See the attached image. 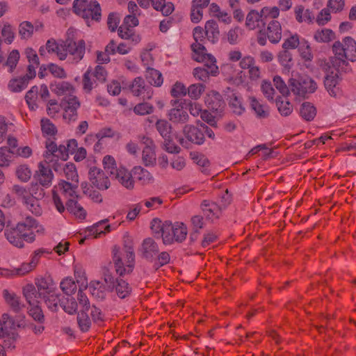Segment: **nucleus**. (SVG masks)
Here are the masks:
<instances>
[{
  "label": "nucleus",
  "instance_id": "f257e3e1",
  "mask_svg": "<svg viewBox=\"0 0 356 356\" xmlns=\"http://www.w3.org/2000/svg\"><path fill=\"white\" fill-rule=\"evenodd\" d=\"M334 56L331 63L337 70L348 72L351 70L349 62L356 60V42L351 37H346L341 41H336L332 45Z\"/></svg>",
  "mask_w": 356,
  "mask_h": 356
},
{
  "label": "nucleus",
  "instance_id": "f03ea898",
  "mask_svg": "<svg viewBox=\"0 0 356 356\" xmlns=\"http://www.w3.org/2000/svg\"><path fill=\"white\" fill-rule=\"evenodd\" d=\"M36 227V220L32 217H27L23 222H18L15 227L7 229L5 236L11 244L21 248L24 247V241H34L35 234L33 229Z\"/></svg>",
  "mask_w": 356,
  "mask_h": 356
},
{
  "label": "nucleus",
  "instance_id": "7ed1b4c3",
  "mask_svg": "<svg viewBox=\"0 0 356 356\" xmlns=\"http://www.w3.org/2000/svg\"><path fill=\"white\" fill-rule=\"evenodd\" d=\"M35 284H27L22 289V292L26 300L29 304L35 305L38 299L42 298V296L54 291V283L52 278L47 277H38L35 279Z\"/></svg>",
  "mask_w": 356,
  "mask_h": 356
},
{
  "label": "nucleus",
  "instance_id": "20e7f679",
  "mask_svg": "<svg viewBox=\"0 0 356 356\" xmlns=\"http://www.w3.org/2000/svg\"><path fill=\"white\" fill-rule=\"evenodd\" d=\"M73 12L83 18L88 26L92 22H99L102 19V8L96 0H74Z\"/></svg>",
  "mask_w": 356,
  "mask_h": 356
},
{
  "label": "nucleus",
  "instance_id": "39448f33",
  "mask_svg": "<svg viewBox=\"0 0 356 356\" xmlns=\"http://www.w3.org/2000/svg\"><path fill=\"white\" fill-rule=\"evenodd\" d=\"M113 261L115 270L120 275L132 272L134 266L135 254L131 245H125L121 250L118 246L113 249Z\"/></svg>",
  "mask_w": 356,
  "mask_h": 356
},
{
  "label": "nucleus",
  "instance_id": "423d86ee",
  "mask_svg": "<svg viewBox=\"0 0 356 356\" xmlns=\"http://www.w3.org/2000/svg\"><path fill=\"white\" fill-rule=\"evenodd\" d=\"M288 83L291 91L300 97H305L307 94L314 93L318 88L316 82L305 74H292Z\"/></svg>",
  "mask_w": 356,
  "mask_h": 356
},
{
  "label": "nucleus",
  "instance_id": "0eeeda50",
  "mask_svg": "<svg viewBox=\"0 0 356 356\" xmlns=\"http://www.w3.org/2000/svg\"><path fill=\"white\" fill-rule=\"evenodd\" d=\"M56 190L52 191V197L54 204L59 213H63L65 207L61 200L58 192L61 195L64 196L67 200L71 199H76L78 195L76 194V189L78 188V184L76 183H70L69 181L61 180L57 186L55 187Z\"/></svg>",
  "mask_w": 356,
  "mask_h": 356
},
{
  "label": "nucleus",
  "instance_id": "6e6552de",
  "mask_svg": "<svg viewBox=\"0 0 356 356\" xmlns=\"http://www.w3.org/2000/svg\"><path fill=\"white\" fill-rule=\"evenodd\" d=\"M280 9L277 7H264L261 12L252 10L246 17L245 25L249 29H254L261 21L265 24L268 19H275L279 16Z\"/></svg>",
  "mask_w": 356,
  "mask_h": 356
},
{
  "label": "nucleus",
  "instance_id": "1a4fd4ad",
  "mask_svg": "<svg viewBox=\"0 0 356 356\" xmlns=\"http://www.w3.org/2000/svg\"><path fill=\"white\" fill-rule=\"evenodd\" d=\"M63 50L66 54L65 60L70 63L77 64L84 56L86 43L83 40L67 39L63 43Z\"/></svg>",
  "mask_w": 356,
  "mask_h": 356
},
{
  "label": "nucleus",
  "instance_id": "9d476101",
  "mask_svg": "<svg viewBox=\"0 0 356 356\" xmlns=\"http://www.w3.org/2000/svg\"><path fill=\"white\" fill-rule=\"evenodd\" d=\"M44 252H46V251L44 249L35 250L31 256V261L27 263H23L20 267L17 268L9 270L0 268V275L6 277H13L15 275H24L32 271L36 267L41 255ZM47 253H49V252L47 251Z\"/></svg>",
  "mask_w": 356,
  "mask_h": 356
},
{
  "label": "nucleus",
  "instance_id": "9b49d317",
  "mask_svg": "<svg viewBox=\"0 0 356 356\" xmlns=\"http://www.w3.org/2000/svg\"><path fill=\"white\" fill-rule=\"evenodd\" d=\"M13 192L19 200L22 201L26 209L32 213L36 216H40L42 213V209L38 200L30 191L21 186L15 185L13 187Z\"/></svg>",
  "mask_w": 356,
  "mask_h": 356
},
{
  "label": "nucleus",
  "instance_id": "f8f14e48",
  "mask_svg": "<svg viewBox=\"0 0 356 356\" xmlns=\"http://www.w3.org/2000/svg\"><path fill=\"white\" fill-rule=\"evenodd\" d=\"M15 325V321L8 314H2L0 318V338L4 339L5 345L8 348L15 347L14 344L19 337L17 332L8 330V327H14Z\"/></svg>",
  "mask_w": 356,
  "mask_h": 356
},
{
  "label": "nucleus",
  "instance_id": "ddd939ff",
  "mask_svg": "<svg viewBox=\"0 0 356 356\" xmlns=\"http://www.w3.org/2000/svg\"><path fill=\"white\" fill-rule=\"evenodd\" d=\"M187 234V227L183 222H177L172 224L170 222L165 228L163 242L168 245L175 242L181 243L186 239Z\"/></svg>",
  "mask_w": 356,
  "mask_h": 356
},
{
  "label": "nucleus",
  "instance_id": "4468645a",
  "mask_svg": "<svg viewBox=\"0 0 356 356\" xmlns=\"http://www.w3.org/2000/svg\"><path fill=\"white\" fill-rule=\"evenodd\" d=\"M266 37L271 43L277 44L282 38V27L280 23L272 19L268 22L266 29L262 32L259 31V34L257 36V42L260 45H265L266 44Z\"/></svg>",
  "mask_w": 356,
  "mask_h": 356
},
{
  "label": "nucleus",
  "instance_id": "2eb2a0df",
  "mask_svg": "<svg viewBox=\"0 0 356 356\" xmlns=\"http://www.w3.org/2000/svg\"><path fill=\"white\" fill-rule=\"evenodd\" d=\"M45 147L47 151L44 156L46 163L52 162H54V163H58L57 159H61L63 161L67 159L69 153L65 145H60L58 147L54 141L48 140L46 142Z\"/></svg>",
  "mask_w": 356,
  "mask_h": 356
},
{
  "label": "nucleus",
  "instance_id": "dca6fc26",
  "mask_svg": "<svg viewBox=\"0 0 356 356\" xmlns=\"http://www.w3.org/2000/svg\"><path fill=\"white\" fill-rule=\"evenodd\" d=\"M129 90L134 96L140 97L143 99H149L153 95L152 87L147 85L145 80L140 76L133 80L129 86Z\"/></svg>",
  "mask_w": 356,
  "mask_h": 356
},
{
  "label": "nucleus",
  "instance_id": "f3484780",
  "mask_svg": "<svg viewBox=\"0 0 356 356\" xmlns=\"http://www.w3.org/2000/svg\"><path fill=\"white\" fill-rule=\"evenodd\" d=\"M170 104L173 106L168 113V118L174 124H185L189 120V115L186 111L179 104L178 100H171Z\"/></svg>",
  "mask_w": 356,
  "mask_h": 356
},
{
  "label": "nucleus",
  "instance_id": "a211bd4d",
  "mask_svg": "<svg viewBox=\"0 0 356 356\" xmlns=\"http://www.w3.org/2000/svg\"><path fill=\"white\" fill-rule=\"evenodd\" d=\"M64 108L63 118L67 122H74L77 119V109L80 102L76 96L65 99L62 102Z\"/></svg>",
  "mask_w": 356,
  "mask_h": 356
},
{
  "label": "nucleus",
  "instance_id": "6ab92c4d",
  "mask_svg": "<svg viewBox=\"0 0 356 356\" xmlns=\"http://www.w3.org/2000/svg\"><path fill=\"white\" fill-rule=\"evenodd\" d=\"M218 73V67L216 62L204 63L203 67H195L193 71L194 77L203 82H207L210 75L216 76Z\"/></svg>",
  "mask_w": 356,
  "mask_h": 356
},
{
  "label": "nucleus",
  "instance_id": "aec40b11",
  "mask_svg": "<svg viewBox=\"0 0 356 356\" xmlns=\"http://www.w3.org/2000/svg\"><path fill=\"white\" fill-rule=\"evenodd\" d=\"M89 179L93 186L99 190H106L110 187V181L99 168L96 167L90 168L89 171Z\"/></svg>",
  "mask_w": 356,
  "mask_h": 356
},
{
  "label": "nucleus",
  "instance_id": "412c9836",
  "mask_svg": "<svg viewBox=\"0 0 356 356\" xmlns=\"http://www.w3.org/2000/svg\"><path fill=\"white\" fill-rule=\"evenodd\" d=\"M44 161L40 162L38 167V170L35 172V178L37 181L43 187L48 188L51 185L54 175L50 169Z\"/></svg>",
  "mask_w": 356,
  "mask_h": 356
},
{
  "label": "nucleus",
  "instance_id": "4be33fe9",
  "mask_svg": "<svg viewBox=\"0 0 356 356\" xmlns=\"http://www.w3.org/2000/svg\"><path fill=\"white\" fill-rule=\"evenodd\" d=\"M140 250L143 257L150 261H152L159 252L158 244L150 237L143 241Z\"/></svg>",
  "mask_w": 356,
  "mask_h": 356
},
{
  "label": "nucleus",
  "instance_id": "5701e85b",
  "mask_svg": "<svg viewBox=\"0 0 356 356\" xmlns=\"http://www.w3.org/2000/svg\"><path fill=\"white\" fill-rule=\"evenodd\" d=\"M50 88L53 92L58 96H65V99L75 96V88L68 81H59L51 83Z\"/></svg>",
  "mask_w": 356,
  "mask_h": 356
},
{
  "label": "nucleus",
  "instance_id": "b1692460",
  "mask_svg": "<svg viewBox=\"0 0 356 356\" xmlns=\"http://www.w3.org/2000/svg\"><path fill=\"white\" fill-rule=\"evenodd\" d=\"M183 134L190 143L202 145L204 142V133L193 125L186 124L183 128Z\"/></svg>",
  "mask_w": 356,
  "mask_h": 356
},
{
  "label": "nucleus",
  "instance_id": "393cba45",
  "mask_svg": "<svg viewBox=\"0 0 356 356\" xmlns=\"http://www.w3.org/2000/svg\"><path fill=\"white\" fill-rule=\"evenodd\" d=\"M248 102L250 109L258 119L264 120L269 117L270 110L266 104H262L254 96L248 97Z\"/></svg>",
  "mask_w": 356,
  "mask_h": 356
},
{
  "label": "nucleus",
  "instance_id": "a878e982",
  "mask_svg": "<svg viewBox=\"0 0 356 356\" xmlns=\"http://www.w3.org/2000/svg\"><path fill=\"white\" fill-rule=\"evenodd\" d=\"M53 168L56 172L63 170L66 179L71 181L70 183L79 184V175L74 163H68L64 165L63 162L56 163L53 164Z\"/></svg>",
  "mask_w": 356,
  "mask_h": 356
},
{
  "label": "nucleus",
  "instance_id": "bb28decb",
  "mask_svg": "<svg viewBox=\"0 0 356 356\" xmlns=\"http://www.w3.org/2000/svg\"><path fill=\"white\" fill-rule=\"evenodd\" d=\"M337 72H331L328 74L324 80V85L329 92V94L332 97H337L340 94V88L339 87V72L340 71L337 70Z\"/></svg>",
  "mask_w": 356,
  "mask_h": 356
},
{
  "label": "nucleus",
  "instance_id": "cd10ccee",
  "mask_svg": "<svg viewBox=\"0 0 356 356\" xmlns=\"http://www.w3.org/2000/svg\"><path fill=\"white\" fill-rule=\"evenodd\" d=\"M191 49L193 52V58L197 62H216V58L211 54H207V50L202 43H193Z\"/></svg>",
  "mask_w": 356,
  "mask_h": 356
},
{
  "label": "nucleus",
  "instance_id": "c85d7f7f",
  "mask_svg": "<svg viewBox=\"0 0 356 356\" xmlns=\"http://www.w3.org/2000/svg\"><path fill=\"white\" fill-rule=\"evenodd\" d=\"M133 176L132 170L129 172L124 168H119L118 171L113 175L120 184L128 190H132L134 188Z\"/></svg>",
  "mask_w": 356,
  "mask_h": 356
},
{
  "label": "nucleus",
  "instance_id": "c756f323",
  "mask_svg": "<svg viewBox=\"0 0 356 356\" xmlns=\"http://www.w3.org/2000/svg\"><path fill=\"white\" fill-rule=\"evenodd\" d=\"M205 216L211 220L218 219L221 213V208L216 203L209 200H204L201 204Z\"/></svg>",
  "mask_w": 356,
  "mask_h": 356
},
{
  "label": "nucleus",
  "instance_id": "7c9ffc66",
  "mask_svg": "<svg viewBox=\"0 0 356 356\" xmlns=\"http://www.w3.org/2000/svg\"><path fill=\"white\" fill-rule=\"evenodd\" d=\"M132 173L134 178L142 185H147L153 183L154 177L152 174L141 166H135L132 168Z\"/></svg>",
  "mask_w": 356,
  "mask_h": 356
},
{
  "label": "nucleus",
  "instance_id": "2f4dec72",
  "mask_svg": "<svg viewBox=\"0 0 356 356\" xmlns=\"http://www.w3.org/2000/svg\"><path fill=\"white\" fill-rule=\"evenodd\" d=\"M108 220H104L95 224L88 229V236H92L94 238H99L102 235L111 232V225L107 224Z\"/></svg>",
  "mask_w": 356,
  "mask_h": 356
},
{
  "label": "nucleus",
  "instance_id": "473e14b6",
  "mask_svg": "<svg viewBox=\"0 0 356 356\" xmlns=\"http://www.w3.org/2000/svg\"><path fill=\"white\" fill-rule=\"evenodd\" d=\"M204 30L208 40L212 43H215L218 40L220 31L216 21L213 19L207 21L205 24Z\"/></svg>",
  "mask_w": 356,
  "mask_h": 356
},
{
  "label": "nucleus",
  "instance_id": "72a5a7b5",
  "mask_svg": "<svg viewBox=\"0 0 356 356\" xmlns=\"http://www.w3.org/2000/svg\"><path fill=\"white\" fill-rule=\"evenodd\" d=\"M119 36L124 40L131 41L133 44H138L140 40V36L136 33L133 28L121 25L118 29Z\"/></svg>",
  "mask_w": 356,
  "mask_h": 356
},
{
  "label": "nucleus",
  "instance_id": "f704fd0d",
  "mask_svg": "<svg viewBox=\"0 0 356 356\" xmlns=\"http://www.w3.org/2000/svg\"><path fill=\"white\" fill-rule=\"evenodd\" d=\"M67 210L74 214L76 218L84 219L86 216V210L77 202L76 199L67 200L65 203Z\"/></svg>",
  "mask_w": 356,
  "mask_h": 356
},
{
  "label": "nucleus",
  "instance_id": "c9c22d12",
  "mask_svg": "<svg viewBox=\"0 0 356 356\" xmlns=\"http://www.w3.org/2000/svg\"><path fill=\"white\" fill-rule=\"evenodd\" d=\"M46 305L52 312H56L60 306L61 300L60 295L56 293L54 291L42 296Z\"/></svg>",
  "mask_w": 356,
  "mask_h": 356
},
{
  "label": "nucleus",
  "instance_id": "e433bc0d",
  "mask_svg": "<svg viewBox=\"0 0 356 356\" xmlns=\"http://www.w3.org/2000/svg\"><path fill=\"white\" fill-rule=\"evenodd\" d=\"M39 88L37 86H33L26 94L25 100L30 109L34 111L38 107L40 99L38 97Z\"/></svg>",
  "mask_w": 356,
  "mask_h": 356
},
{
  "label": "nucleus",
  "instance_id": "4c0bfd02",
  "mask_svg": "<svg viewBox=\"0 0 356 356\" xmlns=\"http://www.w3.org/2000/svg\"><path fill=\"white\" fill-rule=\"evenodd\" d=\"M45 47L49 53L56 54L60 60H65L66 54L63 50V44H59L51 38L47 41Z\"/></svg>",
  "mask_w": 356,
  "mask_h": 356
},
{
  "label": "nucleus",
  "instance_id": "58836bf2",
  "mask_svg": "<svg viewBox=\"0 0 356 356\" xmlns=\"http://www.w3.org/2000/svg\"><path fill=\"white\" fill-rule=\"evenodd\" d=\"M97 81L93 77L92 74V69L88 68L83 75L82 85L83 90L86 93H90L93 88L97 86Z\"/></svg>",
  "mask_w": 356,
  "mask_h": 356
},
{
  "label": "nucleus",
  "instance_id": "ea45409f",
  "mask_svg": "<svg viewBox=\"0 0 356 356\" xmlns=\"http://www.w3.org/2000/svg\"><path fill=\"white\" fill-rule=\"evenodd\" d=\"M88 311L81 310L77 314V323L81 331L88 332L92 325V320L88 314Z\"/></svg>",
  "mask_w": 356,
  "mask_h": 356
},
{
  "label": "nucleus",
  "instance_id": "a19ab883",
  "mask_svg": "<svg viewBox=\"0 0 356 356\" xmlns=\"http://www.w3.org/2000/svg\"><path fill=\"white\" fill-rule=\"evenodd\" d=\"M145 77L151 85L157 87L161 86L163 81L162 74L154 68L148 67L147 69Z\"/></svg>",
  "mask_w": 356,
  "mask_h": 356
},
{
  "label": "nucleus",
  "instance_id": "79ce46f5",
  "mask_svg": "<svg viewBox=\"0 0 356 356\" xmlns=\"http://www.w3.org/2000/svg\"><path fill=\"white\" fill-rule=\"evenodd\" d=\"M155 126L156 130L165 140L170 138L172 127L166 120H158Z\"/></svg>",
  "mask_w": 356,
  "mask_h": 356
},
{
  "label": "nucleus",
  "instance_id": "37998d69",
  "mask_svg": "<svg viewBox=\"0 0 356 356\" xmlns=\"http://www.w3.org/2000/svg\"><path fill=\"white\" fill-rule=\"evenodd\" d=\"M169 222L170 221L162 222L161 220L154 218L151 222V229L157 238L161 236L163 239V236H165V228L168 225H169Z\"/></svg>",
  "mask_w": 356,
  "mask_h": 356
},
{
  "label": "nucleus",
  "instance_id": "c03bdc74",
  "mask_svg": "<svg viewBox=\"0 0 356 356\" xmlns=\"http://www.w3.org/2000/svg\"><path fill=\"white\" fill-rule=\"evenodd\" d=\"M300 114L306 121H311L316 115V107L310 102H304L300 106Z\"/></svg>",
  "mask_w": 356,
  "mask_h": 356
},
{
  "label": "nucleus",
  "instance_id": "a18cd8bd",
  "mask_svg": "<svg viewBox=\"0 0 356 356\" xmlns=\"http://www.w3.org/2000/svg\"><path fill=\"white\" fill-rule=\"evenodd\" d=\"M29 83V81L24 76L15 78L9 81L8 88L11 92H19L27 87Z\"/></svg>",
  "mask_w": 356,
  "mask_h": 356
},
{
  "label": "nucleus",
  "instance_id": "49530a36",
  "mask_svg": "<svg viewBox=\"0 0 356 356\" xmlns=\"http://www.w3.org/2000/svg\"><path fill=\"white\" fill-rule=\"evenodd\" d=\"M3 296L6 302L10 307L15 312H17L21 309L19 298L15 293H10L7 289L3 291Z\"/></svg>",
  "mask_w": 356,
  "mask_h": 356
},
{
  "label": "nucleus",
  "instance_id": "de8ad7c7",
  "mask_svg": "<svg viewBox=\"0 0 356 356\" xmlns=\"http://www.w3.org/2000/svg\"><path fill=\"white\" fill-rule=\"evenodd\" d=\"M115 292L119 298H125L131 294V288L129 284L122 279H117L115 285Z\"/></svg>",
  "mask_w": 356,
  "mask_h": 356
},
{
  "label": "nucleus",
  "instance_id": "09e8293b",
  "mask_svg": "<svg viewBox=\"0 0 356 356\" xmlns=\"http://www.w3.org/2000/svg\"><path fill=\"white\" fill-rule=\"evenodd\" d=\"M314 38L318 42H329L335 38V33L329 29H322L315 32Z\"/></svg>",
  "mask_w": 356,
  "mask_h": 356
},
{
  "label": "nucleus",
  "instance_id": "8fccbe9b",
  "mask_svg": "<svg viewBox=\"0 0 356 356\" xmlns=\"http://www.w3.org/2000/svg\"><path fill=\"white\" fill-rule=\"evenodd\" d=\"M190 155L191 159L202 168V172L206 175H209L208 167L210 165V162L208 159L204 154L198 152H191Z\"/></svg>",
  "mask_w": 356,
  "mask_h": 356
},
{
  "label": "nucleus",
  "instance_id": "3c124183",
  "mask_svg": "<svg viewBox=\"0 0 356 356\" xmlns=\"http://www.w3.org/2000/svg\"><path fill=\"white\" fill-rule=\"evenodd\" d=\"M83 193L88 195L94 202L100 203L102 202V197L100 193L93 189V187L87 182H83L81 185Z\"/></svg>",
  "mask_w": 356,
  "mask_h": 356
},
{
  "label": "nucleus",
  "instance_id": "603ef678",
  "mask_svg": "<svg viewBox=\"0 0 356 356\" xmlns=\"http://www.w3.org/2000/svg\"><path fill=\"white\" fill-rule=\"evenodd\" d=\"M205 103L209 109L216 111L220 110L224 104L220 95L218 92H216L212 95H209L206 99Z\"/></svg>",
  "mask_w": 356,
  "mask_h": 356
},
{
  "label": "nucleus",
  "instance_id": "864d4df0",
  "mask_svg": "<svg viewBox=\"0 0 356 356\" xmlns=\"http://www.w3.org/2000/svg\"><path fill=\"white\" fill-rule=\"evenodd\" d=\"M142 161L147 167L154 166L156 161L154 148H144L142 152Z\"/></svg>",
  "mask_w": 356,
  "mask_h": 356
},
{
  "label": "nucleus",
  "instance_id": "5fc2aeb1",
  "mask_svg": "<svg viewBox=\"0 0 356 356\" xmlns=\"http://www.w3.org/2000/svg\"><path fill=\"white\" fill-rule=\"evenodd\" d=\"M276 105L280 113L283 116H288L292 113L293 106L286 98H277Z\"/></svg>",
  "mask_w": 356,
  "mask_h": 356
},
{
  "label": "nucleus",
  "instance_id": "6e6d98bb",
  "mask_svg": "<svg viewBox=\"0 0 356 356\" xmlns=\"http://www.w3.org/2000/svg\"><path fill=\"white\" fill-rule=\"evenodd\" d=\"M34 33L32 23L29 21H24L19 24V34L22 39H29L32 37Z\"/></svg>",
  "mask_w": 356,
  "mask_h": 356
},
{
  "label": "nucleus",
  "instance_id": "4d7b16f0",
  "mask_svg": "<svg viewBox=\"0 0 356 356\" xmlns=\"http://www.w3.org/2000/svg\"><path fill=\"white\" fill-rule=\"evenodd\" d=\"M298 51L302 59L305 60H312L313 58V54L312 49L307 41L302 40L300 44L298 45Z\"/></svg>",
  "mask_w": 356,
  "mask_h": 356
},
{
  "label": "nucleus",
  "instance_id": "13d9d810",
  "mask_svg": "<svg viewBox=\"0 0 356 356\" xmlns=\"http://www.w3.org/2000/svg\"><path fill=\"white\" fill-rule=\"evenodd\" d=\"M103 164L104 169L110 175L113 176L119 170V168H117L115 159L110 155H106L104 157Z\"/></svg>",
  "mask_w": 356,
  "mask_h": 356
},
{
  "label": "nucleus",
  "instance_id": "bf43d9fd",
  "mask_svg": "<svg viewBox=\"0 0 356 356\" xmlns=\"http://www.w3.org/2000/svg\"><path fill=\"white\" fill-rule=\"evenodd\" d=\"M19 53L17 50H13L8 55V57L4 64V65L8 67V72L12 73L15 69L19 60Z\"/></svg>",
  "mask_w": 356,
  "mask_h": 356
},
{
  "label": "nucleus",
  "instance_id": "052dcab7",
  "mask_svg": "<svg viewBox=\"0 0 356 356\" xmlns=\"http://www.w3.org/2000/svg\"><path fill=\"white\" fill-rule=\"evenodd\" d=\"M61 290L67 295H71L76 290L75 282L70 277L63 280L60 284Z\"/></svg>",
  "mask_w": 356,
  "mask_h": 356
},
{
  "label": "nucleus",
  "instance_id": "680f3d73",
  "mask_svg": "<svg viewBox=\"0 0 356 356\" xmlns=\"http://www.w3.org/2000/svg\"><path fill=\"white\" fill-rule=\"evenodd\" d=\"M204 86L201 83L191 85L187 88V94L193 99H198L204 91Z\"/></svg>",
  "mask_w": 356,
  "mask_h": 356
},
{
  "label": "nucleus",
  "instance_id": "e2e57ef3",
  "mask_svg": "<svg viewBox=\"0 0 356 356\" xmlns=\"http://www.w3.org/2000/svg\"><path fill=\"white\" fill-rule=\"evenodd\" d=\"M14 154V150H11L6 146L0 147V167L9 165L11 155Z\"/></svg>",
  "mask_w": 356,
  "mask_h": 356
},
{
  "label": "nucleus",
  "instance_id": "0e129e2a",
  "mask_svg": "<svg viewBox=\"0 0 356 356\" xmlns=\"http://www.w3.org/2000/svg\"><path fill=\"white\" fill-rule=\"evenodd\" d=\"M41 129L42 134L47 136H54L57 132L56 126L49 119H42Z\"/></svg>",
  "mask_w": 356,
  "mask_h": 356
},
{
  "label": "nucleus",
  "instance_id": "69168bd1",
  "mask_svg": "<svg viewBox=\"0 0 356 356\" xmlns=\"http://www.w3.org/2000/svg\"><path fill=\"white\" fill-rule=\"evenodd\" d=\"M229 106L232 107L233 112L236 115H241L245 111L241 99L233 94L230 97Z\"/></svg>",
  "mask_w": 356,
  "mask_h": 356
},
{
  "label": "nucleus",
  "instance_id": "338daca9",
  "mask_svg": "<svg viewBox=\"0 0 356 356\" xmlns=\"http://www.w3.org/2000/svg\"><path fill=\"white\" fill-rule=\"evenodd\" d=\"M274 85L276 87L277 90L284 97H286L289 95L291 91L289 86H287L285 82L280 76H275L273 78Z\"/></svg>",
  "mask_w": 356,
  "mask_h": 356
},
{
  "label": "nucleus",
  "instance_id": "774afa93",
  "mask_svg": "<svg viewBox=\"0 0 356 356\" xmlns=\"http://www.w3.org/2000/svg\"><path fill=\"white\" fill-rule=\"evenodd\" d=\"M154 111V107L149 103H140L136 104L134 108V112L136 115H148Z\"/></svg>",
  "mask_w": 356,
  "mask_h": 356
}]
</instances>
